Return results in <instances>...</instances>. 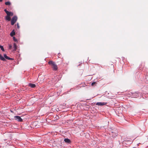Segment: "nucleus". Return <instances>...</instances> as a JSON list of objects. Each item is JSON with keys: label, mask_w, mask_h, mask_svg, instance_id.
<instances>
[{"label": "nucleus", "mask_w": 148, "mask_h": 148, "mask_svg": "<svg viewBox=\"0 0 148 148\" xmlns=\"http://www.w3.org/2000/svg\"><path fill=\"white\" fill-rule=\"evenodd\" d=\"M140 95L141 96H143L142 93L141 92H131L130 95H132V97L134 98H137Z\"/></svg>", "instance_id": "f257e3e1"}, {"label": "nucleus", "mask_w": 148, "mask_h": 148, "mask_svg": "<svg viewBox=\"0 0 148 148\" xmlns=\"http://www.w3.org/2000/svg\"><path fill=\"white\" fill-rule=\"evenodd\" d=\"M17 20V17L15 16H13L11 20V24L12 25H13L16 23Z\"/></svg>", "instance_id": "f03ea898"}, {"label": "nucleus", "mask_w": 148, "mask_h": 148, "mask_svg": "<svg viewBox=\"0 0 148 148\" xmlns=\"http://www.w3.org/2000/svg\"><path fill=\"white\" fill-rule=\"evenodd\" d=\"M14 118L15 120L18 122H22L23 121V119L20 116H14Z\"/></svg>", "instance_id": "7ed1b4c3"}, {"label": "nucleus", "mask_w": 148, "mask_h": 148, "mask_svg": "<svg viewBox=\"0 0 148 148\" xmlns=\"http://www.w3.org/2000/svg\"><path fill=\"white\" fill-rule=\"evenodd\" d=\"M4 11L6 13L7 16H12L13 15V12H9L6 9H5L4 10Z\"/></svg>", "instance_id": "20e7f679"}, {"label": "nucleus", "mask_w": 148, "mask_h": 148, "mask_svg": "<svg viewBox=\"0 0 148 148\" xmlns=\"http://www.w3.org/2000/svg\"><path fill=\"white\" fill-rule=\"evenodd\" d=\"M107 103L106 102H98L96 103V105L99 106H103L106 105Z\"/></svg>", "instance_id": "39448f33"}, {"label": "nucleus", "mask_w": 148, "mask_h": 148, "mask_svg": "<svg viewBox=\"0 0 148 148\" xmlns=\"http://www.w3.org/2000/svg\"><path fill=\"white\" fill-rule=\"evenodd\" d=\"M64 141L66 143L68 144H70L71 143V140L68 138H65L64 140Z\"/></svg>", "instance_id": "423d86ee"}, {"label": "nucleus", "mask_w": 148, "mask_h": 148, "mask_svg": "<svg viewBox=\"0 0 148 148\" xmlns=\"http://www.w3.org/2000/svg\"><path fill=\"white\" fill-rule=\"evenodd\" d=\"M3 56L4 58L7 59L8 60H14V59L9 58V57L6 54H4Z\"/></svg>", "instance_id": "0eeeda50"}, {"label": "nucleus", "mask_w": 148, "mask_h": 148, "mask_svg": "<svg viewBox=\"0 0 148 148\" xmlns=\"http://www.w3.org/2000/svg\"><path fill=\"white\" fill-rule=\"evenodd\" d=\"M53 66L52 67V68L53 69V70L54 71H56L58 69V66L57 65H52Z\"/></svg>", "instance_id": "6e6552de"}, {"label": "nucleus", "mask_w": 148, "mask_h": 148, "mask_svg": "<svg viewBox=\"0 0 148 148\" xmlns=\"http://www.w3.org/2000/svg\"><path fill=\"white\" fill-rule=\"evenodd\" d=\"M5 19L6 21H10V20L11 18L10 16H5Z\"/></svg>", "instance_id": "1a4fd4ad"}, {"label": "nucleus", "mask_w": 148, "mask_h": 148, "mask_svg": "<svg viewBox=\"0 0 148 148\" xmlns=\"http://www.w3.org/2000/svg\"><path fill=\"white\" fill-rule=\"evenodd\" d=\"M29 86L32 88H34L36 86V85L35 84H32V83H29Z\"/></svg>", "instance_id": "9d476101"}, {"label": "nucleus", "mask_w": 148, "mask_h": 148, "mask_svg": "<svg viewBox=\"0 0 148 148\" xmlns=\"http://www.w3.org/2000/svg\"><path fill=\"white\" fill-rule=\"evenodd\" d=\"M15 32L14 31V30H13L11 32L10 34V35L11 36H13L15 35Z\"/></svg>", "instance_id": "9b49d317"}, {"label": "nucleus", "mask_w": 148, "mask_h": 148, "mask_svg": "<svg viewBox=\"0 0 148 148\" xmlns=\"http://www.w3.org/2000/svg\"><path fill=\"white\" fill-rule=\"evenodd\" d=\"M112 136L113 137H115L117 136V134L113 132H112Z\"/></svg>", "instance_id": "f8f14e48"}, {"label": "nucleus", "mask_w": 148, "mask_h": 148, "mask_svg": "<svg viewBox=\"0 0 148 148\" xmlns=\"http://www.w3.org/2000/svg\"><path fill=\"white\" fill-rule=\"evenodd\" d=\"M13 47H14V51H15L17 49V46L15 43H14L13 44Z\"/></svg>", "instance_id": "ddd939ff"}, {"label": "nucleus", "mask_w": 148, "mask_h": 148, "mask_svg": "<svg viewBox=\"0 0 148 148\" xmlns=\"http://www.w3.org/2000/svg\"><path fill=\"white\" fill-rule=\"evenodd\" d=\"M48 63L50 65H55V62H53L52 61H49Z\"/></svg>", "instance_id": "4468645a"}, {"label": "nucleus", "mask_w": 148, "mask_h": 148, "mask_svg": "<svg viewBox=\"0 0 148 148\" xmlns=\"http://www.w3.org/2000/svg\"><path fill=\"white\" fill-rule=\"evenodd\" d=\"M0 59L3 61L5 60V58L0 54Z\"/></svg>", "instance_id": "2eb2a0df"}, {"label": "nucleus", "mask_w": 148, "mask_h": 148, "mask_svg": "<svg viewBox=\"0 0 148 148\" xmlns=\"http://www.w3.org/2000/svg\"><path fill=\"white\" fill-rule=\"evenodd\" d=\"M10 2L9 1L6 2L5 3V4L6 5H10Z\"/></svg>", "instance_id": "dca6fc26"}, {"label": "nucleus", "mask_w": 148, "mask_h": 148, "mask_svg": "<svg viewBox=\"0 0 148 148\" xmlns=\"http://www.w3.org/2000/svg\"><path fill=\"white\" fill-rule=\"evenodd\" d=\"M0 48H1V49L2 51H5V50L3 48V47L1 45H0Z\"/></svg>", "instance_id": "f3484780"}, {"label": "nucleus", "mask_w": 148, "mask_h": 148, "mask_svg": "<svg viewBox=\"0 0 148 148\" xmlns=\"http://www.w3.org/2000/svg\"><path fill=\"white\" fill-rule=\"evenodd\" d=\"M6 143H7V145H8V146H9L11 145V142L10 141H7L6 142Z\"/></svg>", "instance_id": "a211bd4d"}, {"label": "nucleus", "mask_w": 148, "mask_h": 148, "mask_svg": "<svg viewBox=\"0 0 148 148\" xmlns=\"http://www.w3.org/2000/svg\"><path fill=\"white\" fill-rule=\"evenodd\" d=\"M12 47V45L11 44H9V47H8V49H11Z\"/></svg>", "instance_id": "6ab92c4d"}, {"label": "nucleus", "mask_w": 148, "mask_h": 148, "mask_svg": "<svg viewBox=\"0 0 148 148\" xmlns=\"http://www.w3.org/2000/svg\"><path fill=\"white\" fill-rule=\"evenodd\" d=\"M96 83L95 82H93L91 83V86H94Z\"/></svg>", "instance_id": "aec40b11"}, {"label": "nucleus", "mask_w": 148, "mask_h": 148, "mask_svg": "<svg viewBox=\"0 0 148 148\" xmlns=\"http://www.w3.org/2000/svg\"><path fill=\"white\" fill-rule=\"evenodd\" d=\"M13 40L14 41L16 42L17 41V40L15 38V37H13Z\"/></svg>", "instance_id": "412c9836"}, {"label": "nucleus", "mask_w": 148, "mask_h": 148, "mask_svg": "<svg viewBox=\"0 0 148 148\" xmlns=\"http://www.w3.org/2000/svg\"><path fill=\"white\" fill-rule=\"evenodd\" d=\"M16 25H17V27L18 28H19V24L18 23H16Z\"/></svg>", "instance_id": "4be33fe9"}, {"label": "nucleus", "mask_w": 148, "mask_h": 148, "mask_svg": "<svg viewBox=\"0 0 148 148\" xmlns=\"http://www.w3.org/2000/svg\"><path fill=\"white\" fill-rule=\"evenodd\" d=\"M60 53H58V56L59 57H60Z\"/></svg>", "instance_id": "5701e85b"}, {"label": "nucleus", "mask_w": 148, "mask_h": 148, "mask_svg": "<svg viewBox=\"0 0 148 148\" xmlns=\"http://www.w3.org/2000/svg\"><path fill=\"white\" fill-rule=\"evenodd\" d=\"M2 1V0H0V2H1Z\"/></svg>", "instance_id": "b1692460"}, {"label": "nucleus", "mask_w": 148, "mask_h": 148, "mask_svg": "<svg viewBox=\"0 0 148 148\" xmlns=\"http://www.w3.org/2000/svg\"><path fill=\"white\" fill-rule=\"evenodd\" d=\"M59 117H58V118H57V119H59Z\"/></svg>", "instance_id": "393cba45"}]
</instances>
